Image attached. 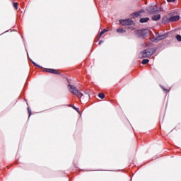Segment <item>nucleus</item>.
I'll use <instances>...</instances> for the list:
<instances>
[{
	"label": "nucleus",
	"instance_id": "f257e3e1",
	"mask_svg": "<svg viewBox=\"0 0 181 181\" xmlns=\"http://www.w3.org/2000/svg\"><path fill=\"white\" fill-rule=\"evenodd\" d=\"M180 19V16H173V13H170L166 16H165L161 21V23L163 25H166V23H170L172 22H177Z\"/></svg>",
	"mask_w": 181,
	"mask_h": 181
},
{
	"label": "nucleus",
	"instance_id": "f03ea898",
	"mask_svg": "<svg viewBox=\"0 0 181 181\" xmlns=\"http://www.w3.org/2000/svg\"><path fill=\"white\" fill-rule=\"evenodd\" d=\"M68 90L71 94L78 97V98H81L83 97V93L80 92L77 88L71 84H68Z\"/></svg>",
	"mask_w": 181,
	"mask_h": 181
},
{
	"label": "nucleus",
	"instance_id": "7ed1b4c3",
	"mask_svg": "<svg viewBox=\"0 0 181 181\" xmlns=\"http://www.w3.org/2000/svg\"><path fill=\"white\" fill-rule=\"evenodd\" d=\"M152 54H153V51L151 49H146L141 51L139 54V57L140 59L149 58V57H151V56H152Z\"/></svg>",
	"mask_w": 181,
	"mask_h": 181
},
{
	"label": "nucleus",
	"instance_id": "20e7f679",
	"mask_svg": "<svg viewBox=\"0 0 181 181\" xmlns=\"http://www.w3.org/2000/svg\"><path fill=\"white\" fill-rule=\"evenodd\" d=\"M119 23L122 25V26H129L134 23V21L129 18H127L124 20H119Z\"/></svg>",
	"mask_w": 181,
	"mask_h": 181
},
{
	"label": "nucleus",
	"instance_id": "39448f33",
	"mask_svg": "<svg viewBox=\"0 0 181 181\" xmlns=\"http://www.w3.org/2000/svg\"><path fill=\"white\" fill-rule=\"evenodd\" d=\"M146 11L148 13L152 15L153 13H156V11H158V7L156 6H151L146 8Z\"/></svg>",
	"mask_w": 181,
	"mask_h": 181
},
{
	"label": "nucleus",
	"instance_id": "423d86ee",
	"mask_svg": "<svg viewBox=\"0 0 181 181\" xmlns=\"http://www.w3.org/2000/svg\"><path fill=\"white\" fill-rule=\"evenodd\" d=\"M137 33L141 37L146 36L148 35V30H146V29L139 30L137 31Z\"/></svg>",
	"mask_w": 181,
	"mask_h": 181
},
{
	"label": "nucleus",
	"instance_id": "0eeeda50",
	"mask_svg": "<svg viewBox=\"0 0 181 181\" xmlns=\"http://www.w3.org/2000/svg\"><path fill=\"white\" fill-rule=\"evenodd\" d=\"M167 37H168V34H164V35L157 36L156 38V40L160 42V40H163V39H166Z\"/></svg>",
	"mask_w": 181,
	"mask_h": 181
},
{
	"label": "nucleus",
	"instance_id": "6e6552de",
	"mask_svg": "<svg viewBox=\"0 0 181 181\" xmlns=\"http://www.w3.org/2000/svg\"><path fill=\"white\" fill-rule=\"evenodd\" d=\"M45 71L47 73H51L52 74H60V72H59L57 70L53 69H46Z\"/></svg>",
	"mask_w": 181,
	"mask_h": 181
},
{
	"label": "nucleus",
	"instance_id": "1a4fd4ad",
	"mask_svg": "<svg viewBox=\"0 0 181 181\" xmlns=\"http://www.w3.org/2000/svg\"><path fill=\"white\" fill-rule=\"evenodd\" d=\"M160 19V14H156L152 16V21H157Z\"/></svg>",
	"mask_w": 181,
	"mask_h": 181
},
{
	"label": "nucleus",
	"instance_id": "9d476101",
	"mask_svg": "<svg viewBox=\"0 0 181 181\" xmlns=\"http://www.w3.org/2000/svg\"><path fill=\"white\" fill-rule=\"evenodd\" d=\"M148 21H149V18L146 17V18H142L140 19L139 22L141 23H146V22H148Z\"/></svg>",
	"mask_w": 181,
	"mask_h": 181
},
{
	"label": "nucleus",
	"instance_id": "9b49d317",
	"mask_svg": "<svg viewBox=\"0 0 181 181\" xmlns=\"http://www.w3.org/2000/svg\"><path fill=\"white\" fill-rule=\"evenodd\" d=\"M117 33H125V32H127V31L122 28H119L117 30Z\"/></svg>",
	"mask_w": 181,
	"mask_h": 181
},
{
	"label": "nucleus",
	"instance_id": "f8f14e48",
	"mask_svg": "<svg viewBox=\"0 0 181 181\" xmlns=\"http://www.w3.org/2000/svg\"><path fill=\"white\" fill-rule=\"evenodd\" d=\"M105 32H107V30L104 29L103 30H102L100 34H99V39L101 37V36H103V35H104V33H105Z\"/></svg>",
	"mask_w": 181,
	"mask_h": 181
},
{
	"label": "nucleus",
	"instance_id": "ddd939ff",
	"mask_svg": "<svg viewBox=\"0 0 181 181\" xmlns=\"http://www.w3.org/2000/svg\"><path fill=\"white\" fill-rule=\"evenodd\" d=\"M98 97L100 98H101V100H103V99L105 98V95H104V93H100L98 94Z\"/></svg>",
	"mask_w": 181,
	"mask_h": 181
},
{
	"label": "nucleus",
	"instance_id": "4468645a",
	"mask_svg": "<svg viewBox=\"0 0 181 181\" xmlns=\"http://www.w3.org/2000/svg\"><path fill=\"white\" fill-rule=\"evenodd\" d=\"M142 64H148L149 63V59H143Z\"/></svg>",
	"mask_w": 181,
	"mask_h": 181
},
{
	"label": "nucleus",
	"instance_id": "2eb2a0df",
	"mask_svg": "<svg viewBox=\"0 0 181 181\" xmlns=\"http://www.w3.org/2000/svg\"><path fill=\"white\" fill-rule=\"evenodd\" d=\"M176 39L178 42H181V35H177L176 36Z\"/></svg>",
	"mask_w": 181,
	"mask_h": 181
},
{
	"label": "nucleus",
	"instance_id": "dca6fc26",
	"mask_svg": "<svg viewBox=\"0 0 181 181\" xmlns=\"http://www.w3.org/2000/svg\"><path fill=\"white\" fill-rule=\"evenodd\" d=\"M13 8H15V9H18V3H13Z\"/></svg>",
	"mask_w": 181,
	"mask_h": 181
},
{
	"label": "nucleus",
	"instance_id": "f3484780",
	"mask_svg": "<svg viewBox=\"0 0 181 181\" xmlns=\"http://www.w3.org/2000/svg\"><path fill=\"white\" fill-rule=\"evenodd\" d=\"M134 16H135V18H138V16H139V13H133Z\"/></svg>",
	"mask_w": 181,
	"mask_h": 181
},
{
	"label": "nucleus",
	"instance_id": "a211bd4d",
	"mask_svg": "<svg viewBox=\"0 0 181 181\" xmlns=\"http://www.w3.org/2000/svg\"><path fill=\"white\" fill-rule=\"evenodd\" d=\"M28 110L29 117H30V115H32V110L29 107H28Z\"/></svg>",
	"mask_w": 181,
	"mask_h": 181
},
{
	"label": "nucleus",
	"instance_id": "6ab92c4d",
	"mask_svg": "<svg viewBox=\"0 0 181 181\" xmlns=\"http://www.w3.org/2000/svg\"><path fill=\"white\" fill-rule=\"evenodd\" d=\"M33 64H34V66H36L37 67H40V66L37 65L36 63H35V62L31 61Z\"/></svg>",
	"mask_w": 181,
	"mask_h": 181
},
{
	"label": "nucleus",
	"instance_id": "aec40b11",
	"mask_svg": "<svg viewBox=\"0 0 181 181\" xmlns=\"http://www.w3.org/2000/svg\"><path fill=\"white\" fill-rule=\"evenodd\" d=\"M74 110H76V111H78V108L76 107L75 106L73 107Z\"/></svg>",
	"mask_w": 181,
	"mask_h": 181
},
{
	"label": "nucleus",
	"instance_id": "412c9836",
	"mask_svg": "<svg viewBox=\"0 0 181 181\" xmlns=\"http://www.w3.org/2000/svg\"><path fill=\"white\" fill-rule=\"evenodd\" d=\"M168 2H175V0H167Z\"/></svg>",
	"mask_w": 181,
	"mask_h": 181
},
{
	"label": "nucleus",
	"instance_id": "4be33fe9",
	"mask_svg": "<svg viewBox=\"0 0 181 181\" xmlns=\"http://www.w3.org/2000/svg\"><path fill=\"white\" fill-rule=\"evenodd\" d=\"M103 42H104L103 40H100V42H99V45H101V43H103Z\"/></svg>",
	"mask_w": 181,
	"mask_h": 181
},
{
	"label": "nucleus",
	"instance_id": "5701e85b",
	"mask_svg": "<svg viewBox=\"0 0 181 181\" xmlns=\"http://www.w3.org/2000/svg\"><path fill=\"white\" fill-rule=\"evenodd\" d=\"M162 88L164 91H168V90H166L165 88L162 87Z\"/></svg>",
	"mask_w": 181,
	"mask_h": 181
}]
</instances>
